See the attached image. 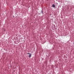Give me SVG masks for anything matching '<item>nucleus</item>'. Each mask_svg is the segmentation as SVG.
Instances as JSON below:
<instances>
[{"label":"nucleus","mask_w":74,"mask_h":74,"mask_svg":"<svg viewBox=\"0 0 74 74\" xmlns=\"http://www.w3.org/2000/svg\"><path fill=\"white\" fill-rule=\"evenodd\" d=\"M52 7H53V8H55V5L54 4H53L52 5Z\"/></svg>","instance_id":"1"},{"label":"nucleus","mask_w":74,"mask_h":74,"mask_svg":"<svg viewBox=\"0 0 74 74\" xmlns=\"http://www.w3.org/2000/svg\"><path fill=\"white\" fill-rule=\"evenodd\" d=\"M28 56L29 58H31V57L32 56V54H30Z\"/></svg>","instance_id":"2"},{"label":"nucleus","mask_w":74,"mask_h":74,"mask_svg":"<svg viewBox=\"0 0 74 74\" xmlns=\"http://www.w3.org/2000/svg\"><path fill=\"white\" fill-rule=\"evenodd\" d=\"M41 13H42V14H43L44 13L43 12V11L41 10Z\"/></svg>","instance_id":"3"},{"label":"nucleus","mask_w":74,"mask_h":74,"mask_svg":"<svg viewBox=\"0 0 74 74\" xmlns=\"http://www.w3.org/2000/svg\"><path fill=\"white\" fill-rule=\"evenodd\" d=\"M30 54H31V53H27V55H30Z\"/></svg>","instance_id":"4"}]
</instances>
